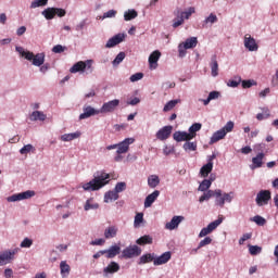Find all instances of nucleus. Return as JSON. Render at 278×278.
Masks as SVG:
<instances>
[{
	"label": "nucleus",
	"mask_w": 278,
	"mask_h": 278,
	"mask_svg": "<svg viewBox=\"0 0 278 278\" xmlns=\"http://www.w3.org/2000/svg\"><path fill=\"white\" fill-rule=\"evenodd\" d=\"M207 244H212V238L210 237H205L203 240H201L198 249H203V247H207Z\"/></svg>",
	"instance_id": "nucleus-59"
},
{
	"label": "nucleus",
	"mask_w": 278,
	"mask_h": 278,
	"mask_svg": "<svg viewBox=\"0 0 278 278\" xmlns=\"http://www.w3.org/2000/svg\"><path fill=\"white\" fill-rule=\"evenodd\" d=\"M41 14L47 21H53V18H55V8H47L41 12Z\"/></svg>",
	"instance_id": "nucleus-37"
},
{
	"label": "nucleus",
	"mask_w": 278,
	"mask_h": 278,
	"mask_svg": "<svg viewBox=\"0 0 278 278\" xmlns=\"http://www.w3.org/2000/svg\"><path fill=\"white\" fill-rule=\"evenodd\" d=\"M173 138L176 140V142H187L192 140L187 131H176L174 132Z\"/></svg>",
	"instance_id": "nucleus-25"
},
{
	"label": "nucleus",
	"mask_w": 278,
	"mask_h": 278,
	"mask_svg": "<svg viewBox=\"0 0 278 278\" xmlns=\"http://www.w3.org/2000/svg\"><path fill=\"white\" fill-rule=\"evenodd\" d=\"M250 255H260L262 253V247L260 245H248Z\"/></svg>",
	"instance_id": "nucleus-51"
},
{
	"label": "nucleus",
	"mask_w": 278,
	"mask_h": 278,
	"mask_svg": "<svg viewBox=\"0 0 278 278\" xmlns=\"http://www.w3.org/2000/svg\"><path fill=\"white\" fill-rule=\"evenodd\" d=\"M123 60H125V52H119L112 62L113 66H118Z\"/></svg>",
	"instance_id": "nucleus-56"
},
{
	"label": "nucleus",
	"mask_w": 278,
	"mask_h": 278,
	"mask_svg": "<svg viewBox=\"0 0 278 278\" xmlns=\"http://www.w3.org/2000/svg\"><path fill=\"white\" fill-rule=\"evenodd\" d=\"M201 127H203V125L201 123H194L189 127V138H191V140H194V138H197V131H201Z\"/></svg>",
	"instance_id": "nucleus-33"
},
{
	"label": "nucleus",
	"mask_w": 278,
	"mask_h": 278,
	"mask_svg": "<svg viewBox=\"0 0 278 278\" xmlns=\"http://www.w3.org/2000/svg\"><path fill=\"white\" fill-rule=\"evenodd\" d=\"M263 113H257L256 118L258 121H266V118H270V110L268 108H263L262 109Z\"/></svg>",
	"instance_id": "nucleus-45"
},
{
	"label": "nucleus",
	"mask_w": 278,
	"mask_h": 278,
	"mask_svg": "<svg viewBox=\"0 0 278 278\" xmlns=\"http://www.w3.org/2000/svg\"><path fill=\"white\" fill-rule=\"evenodd\" d=\"M210 188H212L210 180L204 179L200 182V185L198 187V191L199 192H207V190H210Z\"/></svg>",
	"instance_id": "nucleus-47"
},
{
	"label": "nucleus",
	"mask_w": 278,
	"mask_h": 278,
	"mask_svg": "<svg viewBox=\"0 0 278 278\" xmlns=\"http://www.w3.org/2000/svg\"><path fill=\"white\" fill-rule=\"evenodd\" d=\"M113 201H118V194L114 190L105 192L104 203H113Z\"/></svg>",
	"instance_id": "nucleus-35"
},
{
	"label": "nucleus",
	"mask_w": 278,
	"mask_h": 278,
	"mask_svg": "<svg viewBox=\"0 0 278 278\" xmlns=\"http://www.w3.org/2000/svg\"><path fill=\"white\" fill-rule=\"evenodd\" d=\"M252 235L251 233H244L242 235V237L239 239V244L242 245L244 244V242H247V240H251Z\"/></svg>",
	"instance_id": "nucleus-64"
},
{
	"label": "nucleus",
	"mask_w": 278,
	"mask_h": 278,
	"mask_svg": "<svg viewBox=\"0 0 278 278\" xmlns=\"http://www.w3.org/2000/svg\"><path fill=\"white\" fill-rule=\"evenodd\" d=\"M213 168H214V162H207V164L203 165L200 169L201 177H208Z\"/></svg>",
	"instance_id": "nucleus-32"
},
{
	"label": "nucleus",
	"mask_w": 278,
	"mask_h": 278,
	"mask_svg": "<svg viewBox=\"0 0 278 278\" xmlns=\"http://www.w3.org/2000/svg\"><path fill=\"white\" fill-rule=\"evenodd\" d=\"M136 142L135 138H126L122 142L117 144L116 153L122 155L123 153H127L129 151V144H134Z\"/></svg>",
	"instance_id": "nucleus-14"
},
{
	"label": "nucleus",
	"mask_w": 278,
	"mask_h": 278,
	"mask_svg": "<svg viewBox=\"0 0 278 278\" xmlns=\"http://www.w3.org/2000/svg\"><path fill=\"white\" fill-rule=\"evenodd\" d=\"M144 223V214L143 213H137L134 220V227L138 228L140 227V224Z\"/></svg>",
	"instance_id": "nucleus-50"
},
{
	"label": "nucleus",
	"mask_w": 278,
	"mask_h": 278,
	"mask_svg": "<svg viewBox=\"0 0 278 278\" xmlns=\"http://www.w3.org/2000/svg\"><path fill=\"white\" fill-rule=\"evenodd\" d=\"M199 45V39L197 37L187 38L184 42L178 45V55L179 58H186L188 49H194Z\"/></svg>",
	"instance_id": "nucleus-4"
},
{
	"label": "nucleus",
	"mask_w": 278,
	"mask_h": 278,
	"mask_svg": "<svg viewBox=\"0 0 278 278\" xmlns=\"http://www.w3.org/2000/svg\"><path fill=\"white\" fill-rule=\"evenodd\" d=\"M118 236V227L117 226H109L104 230L105 240H112V238H116Z\"/></svg>",
	"instance_id": "nucleus-24"
},
{
	"label": "nucleus",
	"mask_w": 278,
	"mask_h": 278,
	"mask_svg": "<svg viewBox=\"0 0 278 278\" xmlns=\"http://www.w3.org/2000/svg\"><path fill=\"white\" fill-rule=\"evenodd\" d=\"M148 186L149 188H157L160 186V176L150 175L148 177Z\"/></svg>",
	"instance_id": "nucleus-36"
},
{
	"label": "nucleus",
	"mask_w": 278,
	"mask_h": 278,
	"mask_svg": "<svg viewBox=\"0 0 278 278\" xmlns=\"http://www.w3.org/2000/svg\"><path fill=\"white\" fill-rule=\"evenodd\" d=\"M157 197H160L159 190H154L152 193H150L144 200V207H151L157 200Z\"/></svg>",
	"instance_id": "nucleus-27"
},
{
	"label": "nucleus",
	"mask_w": 278,
	"mask_h": 278,
	"mask_svg": "<svg viewBox=\"0 0 278 278\" xmlns=\"http://www.w3.org/2000/svg\"><path fill=\"white\" fill-rule=\"evenodd\" d=\"M21 251V248H14L0 252V266H5L14 262V256Z\"/></svg>",
	"instance_id": "nucleus-5"
},
{
	"label": "nucleus",
	"mask_w": 278,
	"mask_h": 278,
	"mask_svg": "<svg viewBox=\"0 0 278 278\" xmlns=\"http://www.w3.org/2000/svg\"><path fill=\"white\" fill-rule=\"evenodd\" d=\"M118 270H121V265L116 262H111L103 268V277H110V275H114V273H118Z\"/></svg>",
	"instance_id": "nucleus-19"
},
{
	"label": "nucleus",
	"mask_w": 278,
	"mask_h": 278,
	"mask_svg": "<svg viewBox=\"0 0 278 278\" xmlns=\"http://www.w3.org/2000/svg\"><path fill=\"white\" fill-rule=\"evenodd\" d=\"M142 77H144V74L143 73H136V74H132L129 78V80L134 84L136 81H140V79H142Z\"/></svg>",
	"instance_id": "nucleus-58"
},
{
	"label": "nucleus",
	"mask_w": 278,
	"mask_h": 278,
	"mask_svg": "<svg viewBox=\"0 0 278 278\" xmlns=\"http://www.w3.org/2000/svg\"><path fill=\"white\" fill-rule=\"evenodd\" d=\"M182 149L187 152L190 153V151H197V142L195 141H186L182 146Z\"/></svg>",
	"instance_id": "nucleus-44"
},
{
	"label": "nucleus",
	"mask_w": 278,
	"mask_h": 278,
	"mask_svg": "<svg viewBox=\"0 0 278 278\" xmlns=\"http://www.w3.org/2000/svg\"><path fill=\"white\" fill-rule=\"evenodd\" d=\"M264 152H261L256 156L252 157V165H250L251 170H255V168H262V165L264 164Z\"/></svg>",
	"instance_id": "nucleus-23"
},
{
	"label": "nucleus",
	"mask_w": 278,
	"mask_h": 278,
	"mask_svg": "<svg viewBox=\"0 0 278 278\" xmlns=\"http://www.w3.org/2000/svg\"><path fill=\"white\" fill-rule=\"evenodd\" d=\"M170 257V252H165L160 256H154V266H162L163 264H168Z\"/></svg>",
	"instance_id": "nucleus-22"
},
{
	"label": "nucleus",
	"mask_w": 278,
	"mask_h": 278,
	"mask_svg": "<svg viewBox=\"0 0 278 278\" xmlns=\"http://www.w3.org/2000/svg\"><path fill=\"white\" fill-rule=\"evenodd\" d=\"M216 99H220V93L218 91H211L208 93V100L216 101Z\"/></svg>",
	"instance_id": "nucleus-62"
},
{
	"label": "nucleus",
	"mask_w": 278,
	"mask_h": 278,
	"mask_svg": "<svg viewBox=\"0 0 278 278\" xmlns=\"http://www.w3.org/2000/svg\"><path fill=\"white\" fill-rule=\"evenodd\" d=\"M116 14H117L116 10H109L100 18L102 21H105V18H116Z\"/></svg>",
	"instance_id": "nucleus-55"
},
{
	"label": "nucleus",
	"mask_w": 278,
	"mask_h": 278,
	"mask_svg": "<svg viewBox=\"0 0 278 278\" xmlns=\"http://www.w3.org/2000/svg\"><path fill=\"white\" fill-rule=\"evenodd\" d=\"M110 184V174H105L103 172L99 173L97 172L93 175V179L89 182H86L81 186V188L86 192H94L97 190H101L104 186H108Z\"/></svg>",
	"instance_id": "nucleus-2"
},
{
	"label": "nucleus",
	"mask_w": 278,
	"mask_h": 278,
	"mask_svg": "<svg viewBox=\"0 0 278 278\" xmlns=\"http://www.w3.org/2000/svg\"><path fill=\"white\" fill-rule=\"evenodd\" d=\"M178 103H181V99H175L166 102L163 108V112H170Z\"/></svg>",
	"instance_id": "nucleus-41"
},
{
	"label": "nucleus",
	"mask_w": 278,
	"mask_h": 278,
	"mask_svg": "<svg viewBox=\"0 0 278 278\" xmlns=\"http://www.w3.org/2000/svg\"><path fill=\"white\" fill-rule=\"evenodd\" d=\"M243 45L248 51H257V49H260L257 41H255V38H253L250 34L244 36Z\"/></svg>",
	"instance_id": "nucleus-17"
},
{
	"label": "nucleus",
	"mask_w": 278,
	"mask_h": 278,
	"mask_svg": "<svg viewBox=\"0 0 278 278\" xmlns=\"http://www.w3.org/2000/svg\"><path fill=\"white\" fill-rule=\"evenodd\" d=\"M123 40H125V35L124 34H117V35L113 36L112 38H110L106 41L105 48L106 49H112L113 47H116V45H121V42H123Z\"/></svg>",
	"instance_id": "nucleus-18"
},
{
	"label": "nucleus",
	"mask_w": 278,
	"mask_h": 278,
	"mask_svg": "<svg viewBox=\"0 0 278 278\" xmlns=\"http://www.w3.org/2000/svg\"><path fill=\"white\" fill-rule=\"evenodd\" d=\"M34 150H35L34 146L31 143H28L20 150V153L21 155H27V153H31V151Z\"/></svg>",
	"instance_id": "nucleus-54"
},
{
	"label": "nucleus",
	"mask_w": 278,
	"mask_h": 278,
	"mask_svg": "<svg viewBox=\"0 0 278 278\" xmlns=\"http://www.w3.org/2000/svg\"><path fill=\"white\" fill-rule=\"evenodd\" d=\"M93 64H94L93 60L79 61L71 67L70 72L86 73V75H92V73H94V67H92Z\"/></svg>",
	"instance_id": "nucleus-3"
},
{
	"label": "nucleus",
	"mask_w": 278,
	"mask_h": 278,
	"mask_svg": "<svg viewBox=\"0 0 278 278\" xmlns=\"http://www.w3.org/2000/svg\"><path fill=\"white\" fill-rule=\"evenodd\" d=\"M85 212H89V210H99V203H96L94 200L88 199L84 206Z\"/></svg>",
	"instance_id": "nucleus-42"
},
{
	"label": "nucleus",
	"mask_w": 278,
	"mask_h": 278,
	"mask_svg": "<svg viewBox=\"0 0 278 278\" xmlns=\"http://www.w3.org/2000/svg\"><path fill=\"white\" fill-rule=\"evenodd\" d=\"M170 134H173V126H164L163 128L156 131V139L164 142V140H168L170 138Z\"/></svg>",
	"instance_id": "nucleus-15"
},
{
	"label": "nucleus",
	"mask_w": 278,
	"mask_h": 278,
	"mask_svg": "<svg viewBox=\"0 0 278 278\" xmlns=\"http://www.w3.org/2000/svg\"><path fill=\"white\" fill-rule=\"evenodd\" d=\"M127 190V182L121 181L115 185L114 191L118 194L119 192H125Z\"/></svg>",
	"instance_id": "nucleus-52"
},
{
	"label": "nucleus",
	"mask_w": 278,
	"mask_h": 278,
	"mask_svg": "<svg viewBox=\"0 0 278 278\" xmlns=\"http://www.w3.org/2000/svg\"><path fill=\"white\" fill-rule=\"evenodd\" d=\"M134 18H138V11L129 9L124 12V21H134Z\"/></svg>",
	"instance_id": "nucleus-39"
},
{
	"label": "nucleus",
	"mask_w": 278,
	"mask_h": 278,
	"mask_svg": "<svg viewBox=\"0 0 278 278\" xmlns=\"http://www.w3.org/2000/svg\"><path fill=\"white\" fill-rule=\"evenodd\" d=\"M64 51H66V47L62 45H56L52 48V53H64Z\"/></svg>",
	"instance_id": "nucleus-61"
},
{
	"label": "nucleus",
	"mask_w": 278,
	"mask_h": 278,
	"mask_svg": "<svg viewBox=\"0 0 278 278\" xmlns=\"http://www.w3.org/2000/svg\"><path fill=\"white\" fill-rule=\"evenodd\" d=\"M184 220H186V217L181 216V215H175L170 222L165 224V229H168V231H173L175 229H177L179 227V225H181V223H184Z\"/></svg>",
	"instance_id": "nucleus-13"
},
{
	"label": "nucleus",
	"mask_w": 278,
	"mask_h": 278,
	"mask_svg": "<svg viewBox=\"0 0 278 278\" xmlns=\"http://www.w3.org/2000/svg\"><path fill=\"white\" fill-rule=\"evenodd\" d=\"M31 244H34V240H31V239H29V238H25V239L21 242L20 247H21V249H30V248H31Z\"/></svg>",
	"instance_id": "nucleus-57"
},
{
	"label": "nucleus",
	"mask_w": 278,
	"mask_h": 278,
	"mask_svg": "<svg viewBox=\"0 0 278 278\" xmlns=\"http://www.w3.org/2000/svg\"><path fill=\"white\" fill-rule=\"evenodd\" d=\"M151 262L155 264V253L143 254L139 258V264H149Z\"/></svg>",
	"instance_id": "nucleus-34"
},
{
	"label": "nucleus",
	"mask_w": 278,
	"mask_h": 278,
	"mask_svg": "<svg viewBox=\"0 0 278 278\" xmlns=\"http://www.w3.org/2000/svg\"><path fill=\"white\" fill-rule=\"evenodd\" d=\"M174 16H176V18L173 20L172 27H174V29H177V27H181V24L184 23V18L181 16V9H176L174 11Z\"/></svg>",
	"instance_id": "nucleus-29"
},
{
	"label": "nucleus",
	"mask_w": 278,
	"mask_h": 278,
	"mask_svg": "<svg viewBox=\"0 0 278 278\" xmlns=\"http://www.w3.org/2000/svg\"><path fill=\"white\" fill-rule=\"evenodd\" d=\"M118 105H121V100L118 99L105 102L100 108V114H112V112H116V108H118Z\"/></svg>",
	"instance_id": "nucleus-8"
},
{
	"label": "nucleus",
	"mask_w": 278,
	"mask_h": 278,
	"mask_svg": "<svg viewBox=\"0 0 278 278\" xmlns=\"http://www.w3.org/2000/svg\"><path fill=\"white\" fill-rule=\"evenodd\" d=\"M210 67L212 77H218V60L216 54L211 56Z\"/></svg>",
	"instance_id": "nucleus-26"
},
{
	"label": "nucleus",
	"mask_w": 278,
	"mask_h": 278,
	"mask_svg": "<svg viewBox=\"0 0 278 278\" xmlns=\"http://www.w3.org/2000/svg\"><path fill=\"white\" fill-rule=\"evenodd\" d=\"M60 273L62 278H67L71 275V265L66 261L60 263Z\"/></svg>",
	"instance_id": "nucleus-31"
},
{
	"label": "nucleus",
	"mask_w": 278,
	"mask_h": 278,
	"mask_svg": "<svg viewBox=\"0 0 278 278\" xmlns=\"http://www.w3.org/2000/svg\"><path fill=\"white\" fill-rule=\"evenodd\" d=\"M142 253V249L138 245H130L123 250L122 257H125L126 260H131V257H138Z\"/></svg>",
	"instance_id": "nucleus-10"
},
{
	"label": "nucleus",
	"mask_w": 278,
	"mask_h": 278,
	"mask_svg": "<svg viewBox=\"0 0 278 278\" xmlns=\"http://www.w3.org/2000/svg\"><path fill=\"white\" fill-rule=\"evenodd\" d=\"M194 12H195L194 7H190L187 11H180V16L182 18H186V21H188V18H190L192 14H194Z\"/></svg>",
	"instance_id": "nucleus-49"
},
{
	"label": "nucleus",
	"mask_w": 278,
	"mask_h": 278,
	"mask_svg": "<svg viewBox=\"0 0 278 278\" xmlns=\"http://www.w3.org/2000/svg\"><path fill=\"white\" fill-rule=\"evenodd\" d=\"M236 198V193L233 191L230 192H224L222 191V195L217 199H215V205L218 207H225L226 203H231L233 199Z\"/></svg>",
	"instance_id": "nucleus-9"
},
{
	"label": "nucleus",
	"mask_w": 278,
	"mask_h": 278,
	"mask_svg": "<svg viewBox=\"0 0 278 278\" xmlns=\"http://www.w3.org/2000/svg\"><path fill=\"white\" fill-rule=\"evenodd\" d=\"M233 127H236V124L232 121H229L226 123V125L222 128L225 134H231L233 131Z\"/></svg>",
	"instance_id": "nucleus-53"
},
{
	"label": "nucleus",
	"mask_w": 278,
	"mask_h": 278,
	"mask_svg": "<svg viewBox=\"0 0 278 278\" xmlns=\"http://www.w3.org/2000/svg\"><path fill=\"white\" fill-rule=\"evenodd\" d=\"M54 16H59V18L66 16V10L54 8Z\"/></svg>",
	"instance_id": "nucleus-60"
},
{
	"label": "nucleus",
	"mask_w": 278,
	"mask_h": 278,
	"mask_svg": "<svg viewBox=\"0 0 278 278\" xmlns=\"http://www.w3.org/2000/svg\"><path fill=\"white\" fill-rule=\"evenodd\" d=\"M225 136H227V134L225 132V130H223V128H220L212 135L210 139V144H215V142L225 139Z\"/></svg>",
	"instance_id": "nucleus-30"
},
{
	"label": "nucleus",
	"mask_w": 278,
	"mask_h": 278,
	"mask_svg": "<svg viewBox=\"0 0 278 278\" xmlns=\"http://www.w3.org/2000/svg\"><path fill=\"white\" fill-rule=\"evenodd\" d=\"M176 84L174 81H165L162 84L163 90H170V88H175Z\"/></svg>",
	"instance_id": "nucleus-63"
},
{
	"label": "nucleus",
	"mask_w": 278,
	"mask_h": 278,
	"mask_svg": "<svg viewBox=\"0 0 278 278\" xmlns=\"http://www.w3.org/2000/svg\"><path fill=\"white\" fill-rule=\"evenodd\" d=\"M15 51L21 58H24V60L30 62L33 66H37V68H39V73H42V75H47V73H49L51 64L45 63V59L47 58V54H45V52L34 54V52L26 50L21 46H16Z\"/></svg>",
	"instance_id": "nucleus-1"
},
{
	"label": "nucleus",
	"mask_w": 278,
	"mask_h": 278,
	"mask_svg": "<svg viewBox=\"0 0 278 278\" xmlns=\"http://www.w3.org/2000/svg\"><path fill=\"white\" fill-rule=\"evenodd\" d=\"M215 23H218V16L214 13H210L207 17L202 22V29H210Z\"/></svg>",
	"instance_id": "nucleus-20"
},
{
	"label": "nucleus",
	"mask_w": 278,
	"mask_h": 278,
	"mask_svg": "<svg viewBox=\"0 0 278 278\" xmlns=\"http://www.w3.org/2000/svg\"><path fill=\"white\" fill-rule=\"evenodd\" d=\"M270 200V191L269 190H261L257 194H256V205H258V207H262V205H268V201Z\"/></svg>",
	"instance_id": "nucleus-11"
},
{
	"label": "nucleus",
	"mask_w": 278,
	"mask_h": 278,
	"mask_svg": "<svg viewBox=\"0 0 278 278\" xmlns=\"http://www.w3.org/2000/svg\"><path fill=\"white\" fill-rule=\"evenodd\" d=\"M222 224H223V217H219L218 219L210 223L207 227H204L201 229L199 233V238H205V236H210V233H212V231L217 229Z\"/></svg>",
	"instance_id": "nucleus-7"
},
{
	"label": "nucleus",
	"mask_w": 278,
	"mask_h": 278,
	"mask_svg": "<svg viewBox=\"0 0 278 278\" xmlns=\"http://www.w3.org/2000/svg\"><path fill=\"white\" fill-rule=\"evenodd\" d=\"M136 244H140V245L153 244V237L149 235H144L136 240Z\"/></svg>",
	"instance_id": "nucleus-40"
},
{
	"label": "nucleus",
	"mask_w": 278,
	"mask_h": 278,
	"mask_svg": "<svg viewBox=\"0 0 278 278\" xmlns=\"http://www.w3.org/2000/svg\"><path fill=\"white\" fill-rule=\"evenodd\" d=\"M105 252V257L108 260H114L116 255H121V247L119 245H111L108 250H104Z\"/></svg>",
	"instance_id": "nucleus-21"
},
{
	"label": "nucleus",
	"mask_w": 278,
	"mask_h": 278,
	"mask_svg": "<svg viewBox=\"0 0 278 278\" xmlns=\"http://www.w3.org/2000/svg\"><path fill=\"white\" fill-rule=\"evenodd\" d=\"M97 114H101V111L92 108L91 105H85L83 108V113L79 115V121H86V118L97 116Z\"/></svg>",
	"instance_id": "nucleus-12"
},
{
	"label": "nucleus",
	"mask_w": 278,
	"mask_h": 278,
	"mask_svg": "<svg viewBox=\"0 0 278 278\" xmlns=\"http://www.w3.org/2000/svg\"><path fill=\"white\" fill-rule=\"evenodd\" d=\"M49 0H33L30 2V10H36V8H45L48 5Z\"/></svg>",
	"instance_id": "nucleus-43"
},
{
	"label": "nucleus",
	"mask_w": 278,
	"mask_h": 278,
	"mask_svg": "<svg viewBox=\"0 0 278 278\" xmlns=\"http://www.w3.org/2000/svg\"><path fill=\"white\" fill-rule=\"evenodd\" d=\"M250 220L255 223V225L258 227H264V225H266V218H264L262 215H255L254 217H251Z\"/></svg>",
	"instance_id": "nucleus-46"
},
{
	"label": "nucleus",
	"mask_w": 278,
	"mask_h": 278,
	"mask_svg": "<svg viewBox=\"0 0 278 278\" xmlns=\"http://www.w3.org/2000/svg\"><path fill=\"white\" fill-rule=\"evenodd\" d=\"M77 138H81V131L79 130L61 136L62 142H71L73 140H77Z\"/></svg>",
	"instance_id": "nucleus-28"
},
{
	"label": "nucleus",
	"mask_w": 278,
	"mask_h": 278,
	"mask_svg": "<svg viewBox=\"0 0 278 278\" xmlns=\"http://www.w3.org/2000/svg\"><path fill=\"white\" fill-rule=\"evenodd\" d=\"M205 193L207 194L208 199H212V197H214L215 199H220V197H223V190L220 189H215V190L207 189Z\"/></svg>",
	"instance_id": "nucleus-48"
},
{
	"label": "nucleus",
	"mask_w": 278,
	"mask_h": 278,
	"mask_svg": "<svg viewBox=\"0 0 278 278\" xmlns=\"http://www.w3.org/2000/svg\"><path fill=\"white\" fill-rule=\"evenodd\" d=\"M31 197H36V191L27 190L21 193L12 194L7 198L8 203H16V201H25L27 199H31Z\"/></svg>",
	"instance_id": "nucleus-6"
},
{
	"label": "nucleus",
	"mask_w": 278,
	"mask_h": 278,
	"mask_svg": "<svg viewBox=\"0 0 278 278\" xmlns=\"http://www.w3.org/2000/svg\"><path fill=\"white\" fill-rule=\"evenodd\" d=\"M162 58V52H160V50H154L149 59V66L151 71H155V68H157V62H160V59Z\"/></svg>",
	"instance_id": "nucleus-16"
},
{
	"label": "nucleus",
	"mask_w": 278,
	"mask_h": 278,
	"mask_svg": "<svg viewBox=\"0 0 278 278\" xmlns=\"http://www.w3.org/2000/svg\"><path fill=\"white\" fill-rule=\"evenodd\" d=\"M29 118L30 121H47V115L42 111H34Z\"/></svg>",
	"instance_id": "nucleus-38"
}]
</instances>
